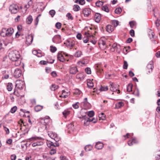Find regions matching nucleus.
<instances>
[{"instance_id": "nucleus-1", "label": "nucleus", "mask_w": 160, "mask_h": 160, "mask_svg": "<svg viewBox=\"0 0 160 160\" xmlns=\"http://www.w3.org/2000/svg\"><path fill=\"white\" fill-rule=\"evenodd\" d=\"M8 57L12 61L15 62V65L16 66H18L20 64V53L18 51L15 50L11 51L9 53Z\"/></svg>"}, {"instance_id": "nucleus-2", "label": "nucleus", "mask_w": 160, "mask_h": 160, "mask_svg": "<svg viewBox=\"0 0 160 160\" xmlns=\"http://www.w3.org/2000/svg\"><path fill=\"white\" fill-rule=\"evenodd\" d=\"M14 30L12 28L8 29L3 28L1 31L0 35L3 37L10 36L13 33Z\"/></svg>"}, {"instance_id": "nucleus-3", "label": "nucleus", "mask_w": 160, "mask_h": 160, "mask_svg": "<svg viewBox=\"0 0 160 160\" xmlns=\"http://www.w3.org/2000/svg\"><path fill=\"white\" fill-rule=\"evenodd\" d=\"M18 6L16 4L13 3L11 4L9 7V11L12 13L16 14L19 11Z\"/></svg>"}, {"instance_id": "nucleus-4", "label": "nucleus", "mask_w": 160, "mask_h": 160, "mask_svg": "<svg viewBox=\"0 0 160 160\" xmlns=\"http://www.w3.org/2000/svg\"><path fill=\"white\" fill-rule=\"evenodd\" d=\"M25 83L24 82L21 80H17L16 82L15 89L22 90L23 89Z\"/></svg>"}, {"instance_id": "nucleus-5", "label": "nucleus", "mask_w": 160, "mask_h": 160, "mask_svg": "<svg viewBox=\"0 0 160 160\" xmlns=\"http://www.w3.org/2000/svg\"><path fill=\"white\" fill-rule=\"evenodd\" d=\"M153 62L152 61H151L147 65L146 70L148 74L151 73L152 72V69L154 68Z\"/></svg>"}, {"instance_id": "nucleus-6", "label": "nucleus", "mask_w": 160, "mask_h": 160, "mask_svg": "<svg viewBox=\"0 0 160 160\" xmlns=\"http://www.w3.org/2000/svg\"><path fill=\"white\" fill-rule=\"evenodd\" d=\"M85 114V115L79 116L78 118L80 119H83V120H84V124L85 126H87L89 124V123L91 122L90 118L86 117V114Z\"/></svg>"}, {"instance_id": "nucleus-7", "label": "nucleus", "mask_w": 160, "mask_h": 160, "mask_svg": "<svg viewBox=\"0 0 160 160\" xmlns=\"http://www.w3.org/2000/svg\"><path fill=\"white\" fill-rule=\"evenodd\" d=\"M22 74V71L21 69L19 68L16 69L14 71L13 75L16 78L20 77Z\"/></svg>"}, {"instance_id": "nucleus-8", "label": "nucleus", "mask_w": 160, "mask_h": 160, "mask_svg": "<svg viewBox=\"0 0 160 160\" xmlns=\"http://www.w3.org/2000/svg\"><path fill=\"white\" fill-rule=\"evenodd\" d=\"M82 13L85 17H88L91 14V10L89 8H85L82 10Z\"/></svg>"}, {"instance_id": "nucleus-9", "label": "nucleus", "mask_w": 160, "mask_h": 160, "mask_svg": "<svg viewBox=\"0 0 160 160\" xmlns=\"http://www.w3.org/2000/svg\"><path fill=\"white\" fill-rule=\"evenodd\" d=\"M78 71L76 66H72L70 68L69 72L70 74H75Z\"/></svg>"}, {"instance_id": "nucleus-10", "label": "nucleus", "mask_w": 160, "mask_h": 160, "mask_svg": "<svg viewBox=\"0 0 160 160\" xmlns=\"http://www.w3.org/2000/svg\"><path fill=\"white\" fill-rule=\"evenodd\" d=\"M33 36L32 35H28L26 38V43L28 45L31 44L33 41Z\"/></svg>"}, {"instance_id": "nucleus-11", "label": "nucleus", "mask_w": 160, "mask_h": 160, "mask_svg": "<svg viewBox=\"0 0 160 160\" xmlns=\"http://www.w3.org/2000/svg\"><path fill=\"white\" fill-rule=\"evenodd\" d=\"M50 118L48 116L46 117V118H44L42 121V123H43L45 126V129H47V125L48 122H50Z\"/></svg>"}, {"instance_id": "nucleus-12", "label": "nucleus", "mask_w": 160, "mask_h": 160, "mask_svg": "<svg viewBox=\"0 0 160 160\" xmlns=\"http://www.w3.org/2000/svg\"><path fill=\"white\" fill-rule=\"evenodd\" d=\"M52 40L53 42H60L61 40V36L58 35H56L52 38Z\"/></svg>"}, {"instance_id": "nucleus-13", "label": "nucleus", "mask_w": 160, "mask_h": 160, "mask_svg": "<svg viewBox=\"0 0 160 160\" xmlns=\"http://www.w3.org/2000/svg\"><path fill=\"white\" fill-rule=\"evenodd\" d=\"M95 22H99L101 19V15L98 13H96L94 15Z\"/></svg>"}, {"instance_id": "nucleus-14", "label": "nucleus", "mask_w": 160, "mask_h": 160, "mask_svg": "<svg viewBox=\"0 0 160 160\" xmlns=\"http://www.w3.org/2000/svg\"><path fill=\"white\" fill-rule=\"evenodd\" d=\"M95 147L98 149H101L103 147V144L101 142H98L96 143Z\"/></svg>"}, {"instance_id": "nucleus-15", "label": "nucleus", "mask_w": 160, "mask_h": 160, "mask_svg": "<svg viewBox=\"0 0 160 160\" xmlns=\"http://www.w3.org/2000/svg\"><path fill=\"white\" fill-rule=\"evenodd\" d=\"M106 30L108 32H111L113 30V28L112 25H108L106 27Z\"/></svg>"}, {"instance_id": "nucleus-16", "label": "nucleus", "mask_w": 160, "mask_h": 160, "mask_svg": "<svg viewBox=\"0 0 160 160\" xmlns=\"http://www.w3.org/2000/svg\"><path fill=\"white\" fill-rule=\"evenodd\" d=\"M48 134L49 137L52 139L55 138L57 135L56 133L52 132H48Z\"/></svg>"}, {"instance_id": "nucleus-17", "label": "nucleus", "mask_w": 160, "mask_h": 160, "mask_svg": "<svg viewBox=\"0 0 160 160\" xmlns=\"http://www.w3.org/2000/svg\"><path fill=\"white\" fill-rule=\"evenodd\" d=\"M32 20L33 19L32 16L29 15L27 18L26 21V23L28 24H30L32 23Z\"/></svg>"}, {"instance_id": "nucleus-18", "label": "nucleus", "mask_w": 160, "mask_h": 160, "mask_svg": "<svg viewBox=\"0 0 160 160\" xmlns=\"http://www.w3.org/2000/svg\"><path fill=\"white\" fill-rule=\"evenodd\" d=\"M110 89L111 91L113 92H115L117 91V89L114 87V85L113 83L110 82Z\"/></svg>"}, {"instance_id": "nucleus-19", "label": "nucleus", "mask_w": 160, "mask_h": 160, "mask_svg": "<svg viewBox=\"0 0 160 160\" xmlns=\"http://www.w3.org/2000/svg\"><path fill=\"white\" fill-rule=\"evenodd\" d=\"M43 144V143L42 142H36L32 143V145L33 147H35L36 146L42 145Z\"/></svg>"}, {"instance_id": "nucleus-20", "label": "nucleus", "mask_w": 160, "mask_h": 160, "mask_svg": "<svg viewBox=\"0 0 160 160\" xmlns=\"http://www.w3.org/2000/svg\"><path fill=\"white\" fill-rule=\"evenodd\" d=\"M57 58L60 62H63L64 61V58L61 54L58 53L57 55Z\"/></svg>"}, {"instance_id": "nucleus-21", "label": "nucleus", "mask_w": 160, "mask_h": 160, "mask_svg": "<svg viewBox=\"0 0 160 160\" xmlns=\"http://www.w3.org/2000/svg\"><path fill=\"white\" fill-rule=\"evenodd\" d=\"M13 86L12 83H8L7 85V88L8 91H11L12 90Z\"/></svg>"}, {"instance_id": "nucleus-22", "label": "nucleus", "mask_w": 160, "mask_h": 160, "mask_svg": "<svg viewBox=\"0 0 160 160\" xmlns=\"http://www.w3.org/2000/svg\"><path fill=\"white\" fill-rule=\"evenodd\" d=\"M153 11L154 12V15L155 17H158L159 16V14L158 10L157 8H155L153 9Z\"/></svg>"}, {"instance_id": "nucleus-23", "label": "nucleus", "mask_w": 160, "mask_h": 160, "mask_svg": "<svg viewBox=\"0 0 160 160\" xmlns=\"http://www.w3.org/2000/svg\"><path fill=\"white\" fill-rule=\"evenodd\" d=\"M137 141L135 138H133L131 140H129L128 142V145L131 146L133 144V143H135L137 142Z\"/></svg>"}, {"instance_id": "nucleus-24", "label": "nucleus", "mask_w": 160, "mask_h": 160, "mask_svg": "<svg viewBox=\"0 0 160 160\" xmlns=\"http://www.w3.org/2000/svg\"><path fill=\"white\" fill-rule=\"evenodd\" d=\"M43 108V106L40 105H38L34 107V110L37 112L41 111Z\"/></svg>"}, {"instance_id": "nucleus-25", "label": "nucleus", "mask_w": 160, "mask_h": 160, "mask_svg": "<svg viewBox=\"0 0 160 160\" xmlns=\"http://www.w3.org/2000/svg\"><path fill=\"white\" fill-rule=\"evenodd\" d=\"M124 103L122 102H119L116 104V107L117 108H119L123 106Z\"/></svg>"}, {"instance_id": "nucleus-26", "label": "nucleus", "mask_w": 160, "mask_h": 160, "mask_svg": "<svg viewBox=\"0 0 160 160\" xmlns=\"http://www.w3.org/2000/svg\"><path fill=\"white\" fill-rule=\"evenodd\" d=\"M148 36L149 38L151 39L154 38V34L153 32L151 30H149L148 32Z\"/></svg>"}, {"instance_id": "nucleus-27", "label": "nucleus", "mask_w": 160, "mask_h": 160, "mask_svg": "<svg viewBox=\"0 0 160 160\" xmlns=\"http://www.w3.org/2000/svg\"><path fill=\"white\" fill-rule=\"evenodd\" d=\"M74 2L76 3H78L79 4L83 5L85 3L84 0H75Z\"/></svg>"}, {"instance_id": "nucleus-28", "label": "nucleus", "mask_w": 160, "mask_h": 160, "mask_svg": "<svg viewBox=\"0 0 160 160\" xmlns=\"http://www.w3.org/2000/svg\"><path fill=\"white\" fill-rule=\"evenodd\" d=\"M87 85L90 88H91L94 86V84L92 81L89 80L87 82Z\"/></svg>"}, {"instance_id": "nucleus-29", "label": "nucleus", "mask_w": 160, "mask_h": 160, "mask_svg": "<svg viewBox=\"0 0 160 160\" xmlns=\"http://www.w3.org/2000/svg\"><path fill=\"white\" fill-rule=\"evenodd\" d=\"M74 45V43L72 41H68L66 42V45L68 47H72Z\"/></svg>"}, {"instance_id": "nucleus-30", "label": "nucleus", "mask_w": 160, "mask_h": 160, "mask_svg": "<svg viewBox=\"0 0 160 160\" xmlns=\"http://www.w3.org/2000/svg\"><path fill=\"white\" fill-rule=\"evenodd\" d=\"M59 88L58 86L55 84H52L50 87V89L52 91H54L57 89Z\"/></svg>"}, {"instance_id": "nucleus-31", "label": "nucleus", "mask_w": 160, "mask_h": 160, "mask_svg": "<svg viewBox=\"0 0 160 160\" xmlns=\"http://www.w3.org/2000/svg\"><path fill=\"white\" fill-rule=\"evenodd\" d=\"M80 9L79 6L78 5H74L73 6V10L74 11L77 12Z\"/></svg>"}, {"instance_id": "nucleus-32", "label": "nucleus", "mask_w": 160, "mask_h": 160, "mask_svg": "<svg viewBox=\"0 0 160 160\" xmlns=\"http://www.w3.org/2000/svg\"><path fill=\"white\" fill-rule=\"evenodd\" d=\"M98 117L100 119L102 120L105 119V115L103 113H102L101 114H99L98 115Z\"/></svg>"}, {"instance_id": "nucleus-33", "label": "nucleus", "mask_w": 160, "mask_h": 160, "mask_svg": "<svg viewBox=\"0 0 160 160\" xmlns=\"http://www.w3.org/2000/svg\"><path fill=\"white\" fill-rule=\"evenodd\" d=\"M92 147L91 145H88L86 146L85 147L84 149L86 151H88L91 150L92 149Z\"/></svg>"}, {"instance_id": "nucleus-34", "label": "nucleus", "mask_w": 160, "mask_h": 160, "mask_svg": "<svg viewBox=\"0 0 160 160\" xmlns=\"http://www.w3.org/2000/svg\"><path fill=\"white\" fill-rule=\"evenodd\" d=\"M112 23L114 27H116L118 24V22L116 20H113L112 21Z\"/></svg>"}, {"instance_id": "nucleus-35", "label": "nucleus", "mask_w": 160, "mask_h": 160, "mask_svg": "<svg viewBox=\"0 0 160 160\" xmlns=\"http://www.w3.org/2000/svg\"><path fill=\"white\" fill-rule=\"evenodd\" d=\"M56 153V149L54 148H51V150L49 151V154L52 155H53L54 154Z\"/></svg>"}, {"instance_id": "nucleus-36", "label": "nucleus", "mask_w": 160, "mask_h": 160, "mask_svg": "<svg viewBox=\"0 0 160 160\" xmlns=\"http://www.w3.org/2000/svg\"><path fill=\"white\" fill-rule=\"evenodd\" d=\"M122 11V8H117L115 10V12L117 14H120Z\"/></svg>"}, {"instance_id": "nucleus-37", "label": "nucleus", "mask_w": 160, "mask_h": 160, "mask_svg": "<svg viewBox=\"0 0 160 160\" xmlns=\"http://www.w3.org/2000/svg\"><path fill=\"white\" fill-rule=\"evenodd\" d=\"M70 113V111L68 110H65L63 112L62 114L63 116L66 117Z\"/></svg>"}, {"instance_id": "nucleus-38", "label": "nucleus", "mask_w": 160, "mask_h": 160, "mask_svg": "<svg viewBox=\"0 0 160 160\" xmlns=\"http://www.w3.org/2000/svg\"><path fill=\"white\" fill-rule=\"evenodd\" d=\"M82 93L81 91L78 89H75L74 93L77 95H78L81 94Z\"/></svg>"}, {"instance_id": "nucleus-39", "label": "nucleus", "mask_w": 160, "mask_h": 160, "mask_svg": "<svg viewBox=\"0 0 160 160\" xmlns=\"http://www.w3.org/2000/svg\"><path fill=\"white\" fill-rule=\"evenodd\" d=\"M103 4V2L102 1H98L96 2V5L98 7L102 6Z\"/></svg>"}, {"instance_id": "nucleus-40", "label": "nucleus", "mask_w": 160, "mask_h": 160, "mask_svg": "<svg viewBox=\"0 0 160 160\" xmlns=\"http://www.w3.org/2000/svg\"><path fill=\"white\" fill-rule=\"evenodd\" d=\"M82 52L81 51H77L75 54V56L77 57H79L82 55Z\"/></svg>"}, {"instance_id": "nucleus-41", "label": "nucleus", "mask_w": 160, "mask_h": 160, "mask_svg": "<svg viewBox=\"0 0 160 160\" xmlns=\"http://www.w3.org/2000/svg\"><path fill=\"white\" fill-rule=\"evenodd\" d=\"M17 89H14V92H13L14 94L15 95H16V96L18 97H23V96H21L18 92V91H17Z\"/></svg>"}, {"instance_id": "nucleus-42", "label": "nucleus", "mask_w": 160, "mask_h": 160, "mask_svg": "<svg viewBox=\"0 0 160 160\" xmlns=\"http://www.w3.org/2000/svg\"><path fill=\"white\" fill-rule=\"evenodd\" d=\"M132 84H129L127 87V91L128 92L132 91Z\"/></svg>"}, {"instance_id": "nucleus-43", "label": "nucleus", "mask_w": 160, "mask_h": 160, "mask_svg": "<svg viewBox=\"0 0 160 160\" xmlns=\"http://www.w3.org/2000/svg\"><path fill=\"white\" fill-rule=\"evenodd\" d=\"M94 112L93 111H91L88 112V115L90 117H92L94 115Z\"/></svg>"}, {"instance_id": "nucleus-44", "label": "nucleus", "mask_w": 160, "mask_h": 160, "mask_svg": "<svg viewBox=\"0 0 160 160\" xmlns=\"http://www.w3.org/2000/svg\"><path fill=\"white\" fill-rule=\"evenodd\" d=\"M56 13L55 11L54 10H52L49 11V14L52 17H53Z\"/></svg>"}, {"instance_id": "nucleus-45", "label": "nucleus", "mask_w": 160, "mask_h": 160, "mask_svg": "<svg viewBox=\"0 0 160 160\" xmlns=\"http://www.w3.org/2000/svg\"><path fill=\"white\" fill-rule=\"evenodd\" d=\"M108 90V87L107 86H102L100 88L101 91H106Z\"/></svg>"}, {"instance_id": "nucleus-46", "label": "nucleus", "mask_w": 160, "mask_h": 160, "mask_svg": "<svg viewBox=\"0 0 160 160\" xmlns=\"http://www.w3.org/2000/svg\"><path fill=\"white\" fill-rule=\"evenodd\" d=\"M50 51L52 53L55 52L57 50V48L55 47L51 46L50 47Z\"/></svg>"}, {"instance_id": "nucleus-47", "label": "nucleus", "mask_w": 160, "mask_h": 160, "mask_svg": "<svg viewBox=\"0 0 160 160\" xmlns=\"http://www.w3.org/2000/svg\"><path fill=\"white\" fill-rule=\"evenodd\" d=\"M102 9L106 12H109V10L107 6H103L102 8Z\"/></svg>"}, {"instance_id": "nucleus-48", "label": "nucleus", "mask_w": 160, "mask_h": 160, "mask_svg": "<svg viewBox=\"0 0 160 160\" xmlns=\"http://www.w3.org/2000/svg\"><path fill=\"white\" fill-rule=\"evenodd\" d=\"M4 130L5 131L7 134H8L10 133L9 130L8 128H7L6 126H3Z\"/></svg>"}, {"instance_id": "nucleus-49", "label": "nucleus", "mask_w": 160, "mask_h": 160, "mask_svg": "<svg viewBox=\"0 0 160 160\" xmlns=\"http://www.w3.org/2000/svg\"><path fill=\"white\" fill-rule=\"evenodd\" d=\"M85 72L88 74H90L91 73V70L90 68H87L85 69Z\"/></svg>"}, {"instance_id": "nucleus-50", "label": "nucleus", "mask_w": 160, "mask_h": 160, "mask_svg": "<svg viewBox=\"0 0 160 160\" xmlns=\"http://www.w3.org/2000/svg\"><path fill=\"white\" fill-rule=\"evenodd\" d=\"M79 103L78 102H77L74 104H73L72 105V106L73 108L75 109H78L79 108Z\"/></svg>"}, {"instance_id": "nucleus-51", "label": "nucleus", "mask_w": 160, "mask_h": 160, "mask_svg": "<svg viewBox=\"0 0 160 160\" xmlns=\"http://www.w3.org/2000/svg\"><path fill=\"white\" fill-rule=\"evenodd\" d=\"M99 44L100 45V47H101V45H102L104 47V48L106 47V42L104 41H102L101 42H99Z\"/></svg>"}, {"instance_id": "nucleus-52", "label": "nucleus", "mask_w": 160, "mask_h": 160, "mask_svg": "<svg viewBox=\"0 0 160 160\" xmlns=\"http://www.w3.org/2000/svg\"><path fill=\"white\" fill-rule=\"evenodd\" d=\"M61 23L59 22H57L55 24V27L58 29H60L61 27Z\"/></svg>"}, {"instance_id": "nucleus-53", "label": "nucleus", "mask_w": 160, "mask_h": 160, "mask_svg": "<svg viewBox=\"0 0 160 160\" xmlns=\"http://www.w3.org/2000/svg\"><path fill=\"white\" fill-rule=\"evenodd\" d=\"M17 109V107L16 106H14L11 108L10 112L12 113H14Z\"/></svg>"}, {"instance_id": "nucleus-54", "label": "nucleus", "mask_w": 160, "mask_h": 160, "mask_svg": "<svg viewBox=\"0 0 160 160\" xmlns=\"http://www.w3.org/2000/svg\"><path fill=\"white\" fill-rule=\"evenodd\" d=\"M40 139V138L38 137H32L29 139H28L30 140L31 141H35L37 140H38Z\"/></svg>"}, {"instance_id": "nucleus-55", "label": "nucleus", "mask_w": 160, "mask_h": 160, "mask_svg": "<svg viewBox=\"0 0 160 160\" xmlns=\"http://www.w3.org/2000/svg\"><path fill=\"white\" fill-rule=\"evenodd\" d=\"M128 63L126 61H124V64L123 66V68L124 69H127L128 67Z\"/></svg>"}, {"instance_id": "nucleus-56", "label": "nucleus", "mask_w": 160, "mask_h": 160, "mask_svg": "<svg viewBox=\"0 0 160 160\" xmlns=\"http://www.w3.org/2000/svg\"><path fill=\"white\" fill-rule=\"evenodd\" d=\"M47 60V61L48 62V63H50L51 64L53 63L55 61L54 59H52L51 58H48Z\"/></svg>"}, {"instance_id": "nucleus-57", "label": "nucleus", "mask_w": 160, "mask_h": 160, "mask_svg": "<svg viewBox=\"0 0 160 160\" xmlns=\"http://www.w3.org/2000/svg\"><path fill=\"white\" fill-rule=\"evenodd\" d=\"M66 16L69 19H70L71 20H72L73 19V18L72 16V15L70 13L68 12Z\"/></svg>"}, {"instance_id": "nucleus-58", "label": "nucleus", "mask_w": 160, "mask_h": 160, "mask_svg": "<svg viewBox=\"0 0 160 160\" xmlns=\"http://www.w3.org/2000/svg\"><path fill=\"white\" fill-rule=\"evenodd\" d=\"M129 24L131 28H133L135 25V22L133 21H130L129 22Z\"/></svg>"}, {"instance_id": "nucleus-59", "label": "nucleus", "mask_w": 160, "mask_h": 160, "mask_svg": "<svg viewBox=\"0 0 160 160\" xmlns=\"http://www.w3.org/2000/svg\"><path fill=\"white\" fill-rule=\"evenodd\" d=\"M130 35L132 37H133L134 36V31L133 29H131L130 31Z\"/></svg>"}, {"instance_id": "nucleus-60", "label": "nucleus", "mask_w": 160, "mask_h": 160, "mask_svg": "<svg viewBox=\"0 0 160 160\" xmlns=\"http://www.w3.org/2000/svg\"><path fill=\"white\" fill-rule=\"evenodd\" d=\"M51 75L53 77H56L57 76V74L55 71H53L51 73Z\"/></svg>"}, {"instance_id": "nucleus-61", "label": "nucleus", "mask_w": 160, "mask_h": 160, "mask_svg": "<svg viewBox=\"0 0 160 160\" xmlns=\"http://www.w3.org/2000/svg\"><path fill=\"white\" fill-rule=\"evenodd\" d=\"M40 63L42 65H46L48 63V62L45 61H41L40 62Z\"/></svg>"}, {"instance_id": "nucleus-62", "label": "nucleus", "mask_w": 160, "mask_h": 160, "mask_svg": "<svg viewBox=\"0 0 160 160\" xmlns=\"http://www.w3.org/2000/svg\"><path fill=\"white\" fill-rule=\"evenodd\" d=\"M90 122L93 123H96L97 122V119L95 118H92L90 119Z\"/></svg>"}, {"instance_id": "nucleus-63", "label": "nucleus", "mask_w": 160, "mask_h": 160, "mask_svg": "<svg viewBox=\"0 0 160 160\" xmlns=\"http://www.w3.org/2000/svg\"><path fill=\"white\" fill-rule=\"evenodd\" d=\"M53 145H54V143L52 142H48L47 143V145L48 147H51L53 146Z\"/></svg>"}, {"instance_id": "nucleus-64", "label": "nucleus", "mask_w": 160, "mask_h": 160, "mask_svg": "<svg viewBox=\"0 0 160 160\" xmlns=\"http://www.w3.org/2000/svg\"><path fill=\"white\" fill-rule=\"evenodd\" d=\"M11 160H15L16 158V156L15 154L12 155L11 156Z\"/></svg>"}]
</instances>
